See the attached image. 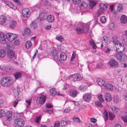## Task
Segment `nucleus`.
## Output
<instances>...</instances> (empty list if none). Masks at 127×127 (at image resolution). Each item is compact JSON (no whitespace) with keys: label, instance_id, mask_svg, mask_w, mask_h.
Instances as JSON below:
<instances>
[{"label":"nucleus","instance_id":"obj_1","mask_svg":"<svg viewBox=\"0 0 127 127\" xmlns=\"http://www.w3.org/2000/svg\"><path fill=\"white\" fill-rule=\"evenodd\" d=\"M12 83V80L9 77L2 78L0 81V84L2 86L6 87L11 85Z\"/></svg>","mask_w":127,"mask_h":127},{"label":"nucleus","instance_id":"obj_2","mask_svg":"<svg viewBox=\"0 0 127 127\" xmlns=\"http://www.w3.org/2000/svg\"><path fill=\"white\" fill-rule=\"evenodd\" d=\"M89 23L87 24H83V29L79 28H77L76 30L77 32V33L78 34H81L83 33L84 31H86V32H88L89 28Z\"/></svg>","mask_w":127,"mask_h":127},{"label":"nucleus","instance_id":"obj_3","mask_svg":"<svg viewBox=\"0 0 127 127\" xmlns=\"http://www.w3.org/2000/svg\"><path fill=\"white\" fill-rule=\"evenodd\" d=\"M15 127H23L24 124V121L23 119L21 118H17L14 121Z\"/></svg>","mask_w":127,"mask_h":127},{"label":"nucleus","instance_id":"obj_4","mask_svg":"<svg viewBox=\"0 0 127 127\" xmlns=\"http://www.w3.org/2000/svg\"><path fill=\"white\" fill-rule=\"evenodd\" d=\"M114 48L115 50L117 51L118 53L123 51L125 49L124 45L120 43L114 45Z\"/></svg>","mask_w":127,"mask_h":127},{"label":"nucleus","instance_id":"obj_5","mask_svg":"<svg viewBox=\"0 0 127 127\" xmlns=\"http://www.w3.org/2000/svg\"><path fill=\"white\" fill-rule=\"evenodd\" d=\"M6 36L8 40L12 42L17 37V35L11 33H8L6 34Z\"/></svg>","mask_w":127,"mask_h":127},{"label":"nucleus","instance_id":"obj_6","mask_svg":"<svg viewBox=\"0 0 127 127\" xmlns=\"http://www.w3.org/2000/svg\"><path fill=\"white\" fill-rule=\"evenodd\" d=\"M82 77V76L80 74H74L71 76L70 79L72 81H75L81 80Z\"/></svg>","mask_w":127,"mask_h":127},{"label":"nucleus","instance_id":"obj_7","mask_svg":"<svg viewBox=\"0 0 127 127\" xmlns=\"http://www.w3.org/2000/svg\"><path fill=\"white\" fill-rule=\"evenodd\" d=\"M45 95H42L40 96L39 98H37V104L39 106H41L45 102L46 98Z\"/></svg>","mask_w":127,"mask_h":127},{"label":"nucleus","instance_id":"obj_8","mask_svg":"<svg viewBox=\"0 0 127 127\" xmlns=\"http://www.w3.org/2000/svg\"><path fill=\"white\" fill-rule=\"evenodd\" d=\"M52 56L54 60L57 63H59L60 62V60L58 58L57 52L55 49L53 50V51Z\"/></svg>","mask_w":127,"mask_h":127},{"label":"nucleus","instance_id":"obj_9","mask_svg":"<svg viewBox=\"0 0 127 127\" xmlns=\"http://www.w3.org/2000/svg\"><path fill=\"white\" fill-rule=\"evenodd\" d=\"M31 13L30 10L28 8H24L22 10V14L24 17H28L30 15Z\"/></svg>","mask_w":127,"mask_h":127},{"label":"nucleus","instance_id":"obj_10","mask_svg":"<svg viewBox=\"0 0 127 127\" xmlns=\"http://www.w3.org/2000/svg\"><path fill=\"white\" fill-rule=\"evenodd\" d=\"M0 68L3 70L9 72H12L14 70L12 66H0Z\"/></svg>","mask_w":127,"mask_h":127},{"label":"nucleus","instance_id":"obj_11","mask_svg":"<svg viewBox=\"0 0 127 127\" xmlns=\"http://www.w3.org/2000/svg\"><path fill=\"white\" fill-rule=\"evenodd\" d=\"M2 2H3L5 4L7 5L10 7L14 9H16V7L15 5H13L10 2L7 1H5L4 0H0Z\"/></svg>","mask_w":127,"mask_h":127},{"label":"nucleus","instance_id":"obj_12","mask_svg":"<svg viewBox=\"0 0 127 127\" xmlns=\"http://www.w3.org/2000/svg\"><path fill=\"white\" fill-rule=\"evenodd\" d=\"M122 57L120 61L123 64H124V67H126V64L125 63L127 62V57L125 54H122Z\"/></svg>","mask_w":127,"mask_h":127},{"label":"nucleus","instance_id":"obj_13","mask_svg":"<svg viewBox=\"0 0 127 127\" xmlns=\"http://www.w3.org/2000/svg\"><path fill=\"white\" fill-rule=\"evenodd\" d=\"M109 64L111 66L115 67L118 66V63L115 60L111 59L109 62Z\"/></svg>","mask_w":127,"mask_h":127},{"label":"nucleus","instance_id":"obj_14","mask_svg":"<svg viewBox=\"0 0 127 127\" xmlns=\"http://www.w3.org/2000/svg\"><path fill=\"white\" fill-rule=\"evenodd\" d=\"M71 122L69 121H62L60 123V125L59 127H67V124H70Z\"/></svg>","mask_w":127,"mask_h":127},{"label":"nucleus","instance_id":"obj_15","mask_svg":"<svg viewBox=\"0 0 127 127\" xmlns=\"http://www.w3.org/2000/svg\"><path fill=\"white\" fill-rule=\"evenodd\" d=\"M104 87L106 89L112 91L113 89V86L111 84L106 83L104 85Z\"/></svg>","mask_w":127,"mask_h":127},{"label":"nucleus","instance_id":"obj_16","mask_svg":"<svg viewBox=\"0 0 127 127\" xmlns=\"http://www.w3.org/2000/svg\"><path fill=\"white\" fill-rule=\"evenodd\" d=\"M6 18L4 15L0 16V24L3 25L5 23L6 21Z\"/></svg>","mask_w":127,"mask_h":127},{"label":"nucleus","instance_id":"obj_17","mask_svg":"<svg viewBox=\"0 0 127 127\" xmlns=\"http://www.w3.org/2000/svg\"><path fill=\"white\" fill-rule=\"evenodd\" d=\"M83 98L84 100L88 102L90 99L91 95L89 94H86L83 95Z\"/></svg>","mask_w":127,"mask_h":127},{"label":"nucleus","instance_id":"obj_18","mask_svg":"<svg viewBox=\"0 0 127 127\" xmlns=\"http://www.w3.org/2000/svg\"><path fill=\"white\" fill-rule=\"evenodd\" d=\"M104 95V96L105 99L106 101L108 102L112 100V97L111 95L107 93H105Z\"/></svg>","mask_w":127,"mask_h":127},{"label":"nucleus","instance_id":"obj_19","mask_svg":"<svg viewBox=\"0 0 127 127\" xmlns=\"http://www.w3.org/2000/svg\"><path fill=\"white\" fill-rule=\"evenodd\" d=\"M7 56L10 58H12L14 55V53L12 50L9 49L7 52Z\"/></svg>","mask_w":127,"mask_h":127},{"label":"nucleus","instance_id":"obj_20","mask_svg":"<svg viewBox=\"0 0 127 127\" xmlns=\"http://www.w3.org/2000/svg\"><path fill=\"white\" fill-rule=\"evenodd\" d=\"M54 17L52 15H49L48 16L47 18V21L49 23H52L54 21Z\"/></svg>","mask_w":127,"mask_h":127},{"label":"nucleus","instance_id":"obj_21","mask_svg":"<svg viewBox=\"0 0 127 127\" xmlns=\"http://www.w3.org/2000/svg\"><path fill=\"white\" fill-rule=\"evenodd\" d=\"M6 35L2 33H0V42H5L6 40Z\"/></svg>","mask_w":127,"mask_h":127},{"label":"nucleus","instance_id":"obj_22","mask_svg":"<svg viewBox=\"0 0 127 127\" xmlns=\"http://www.w3.org/2000/svg\"><path fill=\"white\" fill-rule=\"evenodd\" d=\"M16 25V23L15 21H11L9 22V26L11 29H14L15 28Z\"/></svg>","mask_w":127,"mask_h":127},{"label":"nucleus","instance_id":"obj_23","mask_svg":"<svg viewBox=\"0 0 127 127\" xmlns=\"http://www.w3.org/2000/svg\"><path fill=\"white\" fill-rule=\"evenodd\" d=\"M97 82L98 84L100 86H101L104 85L105 82L102 79L98 78L97 80Z\"/></svg>","mask_w":127,"mask_h":127},{"label":"nucleus","instance_id":"obj_24","mask_svg":"<svg viewBox=\"0 0 127 127\" xmlns=\"http://www.w3.org/2000/svg\"><path fill=\"white\" fill-rule=\"evenodd\" d=\"M112 41L115 44V45L118 44L119 42L118 41V38L117 36H115L113 37Z\"/></svg>","mask_w":127,"mask_h":127},{"label":"nucleus","instance_id":"obj_25","mask_svg":"<svg viewBox=\"0 0 127 127\" xmlns=\"http://www.w3.org/2000/svg\"><path fill=\"white\" fill-rule=\"evenodd\" d=\"M14 76L16 80L20 79L21 77L22 74L20 72H16L14 74Z\"/></svg>","mask_w":127,"mask_h":127},{"label":"nucleus","instance_id":"obj_26","mask_svg":"<svg viewBox=\"0 0 127 127\" xmlns=\"http://www.w3.org/2000/svg\"><path fill=\"white\" fill-rule=\"evenodd\" d=\"M12 116V112L11 111L7 113L6 118L8 120L10 121L11 120Z\"/></svg>","mask_w":127,"mask_h":127},{"label":"nucleus","instance_id":"obj_27","mask_svg":"<svg viewBox=\"0 0 127 127\" xmlns=\"http://www.w3.org/2000/svg\"><path fill=\"white\" fill-rule=\"evenodd\" d=\"M73 121L75 123H82V122L80 120L79 117H77L75 116L73 117L72 118Z\"/></svg>","mask_w":127,"mask_h":127},{"label":"nucleus","instance_id":"obj_28","mask_svg":"<svg viewBox=\"0 0 127 127\" xmlns=\"http://www.w3.org/2000/svg\"><path fill=\"white\" fill-rule=\"evenodd\" d=\"M99 6L100 9L103 10L106 9L107 8V5L106 4L103 3H100Z\"/></svg>","mask_w":127,"mask_h":127},{"label":"nucleus","instance_id":"obj_29","mask_svg":"<svg viewBox=\"0 0 127 127\" xmlns=\"http://www.w3.org/2000/svg\"><path fill=\"white\" fill-rule=\"evenodd\" d=\"M127 17L125 15L122 16L120 20L121 23L125 24L127 22Z\"/></svg>","mask_w":127,"mask_h":127},{"label":"nucleus","instance_id":"obj_30","mask_svg":"<svg viewBox=\"0 0 127 127\" xmlns=\"http://www.w3.org/2000/svg\"><path fill=\"white\" fill-rule=\"evenodd\" d=\"M66 54L62 52L61 53L60 55V58L61 60L64 61L66 59Z\"/></svg>","mask_w":127,"mask_h":127},{"label":"nucleus","instance_id":"obj_31","mask_svg":"<svg viewBox=\"0 0 127 127\" xmlns=\"http://www.w3.org/2000/svg\"><path fill=\"white\" fill-rule=\"evenodd\" d=\"M70 93L71 96L73 97L76 96L78 94L77 92L74 90H71Z\"/></svg>","mask_w":127,"mask_h":127},{"label":"nucleus","instance_id":"obj_32","mask_svg":"<svg viewBox=\"0 0 127 127\" xmlns=\"http://www.w3.org/2000/svg\"><path fill=\"white\" fill-rule=\"evenodd\" d=\"M45 15V14L43 13H41L39 15V17L38 18V20L40 21L43 20L44 19Z\"/></svg>","mask_w":127,"mask_h":127},{"label":"nucleus","instance_id":"obj_33","mask_svg":"<svg viewBox=\"0 0 127 127\" xmlns=\"http://www.w3.org/2000/svg\"><path fill=\"white\" fill-rule=\"evenodd\" d=\"M123 54V53H118L116 54L115 57L117 60L120 61L122 57V54Z\"/></svg>","mask_w":127,"mask_h":127},{"label":"nucleus","instance_id":"obj_34","mask_svg":"<svg viewBox=\"0 0 127 127\" xmlns=\"http://www.w3.org/2000/svg\"><path fill=\"white\" fill-rule=\"evenodd\" d=\"M32 45V44L30 41H28L25 43V47L27 48H29Z\"/></svg>","mask_w":127,"mask_h":127},{"label":"nucleus","instance_id":"obj_35","mask_svg":"<svg viewBox=\"0 0 127 127\" xmlns=\"http://www.w3.org/2000/svg\"><path fill=\"white\" fill-rule=\"evenodd\" d=\"M44 6L47 8H50L51 7V4L50 3L47 1H45L44 2Z\"/></svg>","mask_w":127,"mask_h":127},{"label":"nucleus","instance_id":"obj_36","mask_svg":"<svg viewBox=\"0 0 127 127\" xmlns=\"http://www.w3.org/2000/svg\"><path fill=\"white\" fill-rule=\"evenodd\" d=\"M5 55V52L3 50H0V57L3 58Z\"/></svg>","mask_w":127,"mask_h":127},{"label":"nucleus","instance_id":"obj_37","mask_svg":"<svg viewBox=\"0 0 127 127\" xmlns=\"http://www.w3.org/2000/svg\"><path fill=\"white\" fill-rule=\"evenodd\" d=\"M50 92L52 96L55 95L57 93L56 91V89L55 88H52L51 89L50 91Z\"/></svg>","mask_w":127,"mask_h":127},{"label":"nucleus","instance_id":"obj_38","mask_svg":"<svg viewBox=\"0 0 127 127\" xmlns=\"http://www.w3.org/2000/svg\"><path fill=\"white\" fill-rule=\"evenodd\" d=\"M6 113L2 109H0V117H3L6 115Z\"/></svg>","mask_w":127,"mask_h":127},{"label":"nucleus","instance_id":"obj_39","mask_svg":"<svg viewBox=\"0 0 127 127\" xmlns=\"http://www.w3.org/2000/svg\"><path fill=\"white\" fill-rule=\"evenodd\" d=\"M123 5L122 4H119L117 6V11L119 12L121 11L123 9Z\"/></svg>","mask_w":127,"mask_h":127},{"label":"nucleus","instance_id":"obj_40","mask_svg":"<svg viewBox=\"0 0 127 127\" xmlns=\"http://www.w3.org/2000/svg\"><path fill=\"white\" fill-rule=\"evenodd\" d=\"M102 43H108L109 42V40L108 38L106 36H104L103 38Z\"/></svg>","mask_w":127,"mask_h":127},{"label":"nucleus","instance_id":"obj_41","mask_svg":"<svg viewBox=\"0 0 127 127\" xmlns=\"http://www.w3.org/2000/svg\"><path fill=\"white\" fill-rule=\"evenodd\" d=\"M87 4L85 2H82L80 5V7L84 8L87 7Z\"/></svg>","mask_w":127,"mask_h":127},{"label":"nucleus","instance_id":"obj_42","mask_svg":"<svg viewBox=\"0 0 127 127\" xmlns=\"http://www.w3.org/2000/svg\"><path fill=\"white\" fill-rule=\"evenodd\" d=\"M96 4V2L94 1L91 0L90 2L89 5L91 8H93L95 6Z\"/></svg>","mask_w":127,"mask_h":127},{"label":"nucleus","instance_id":"obj_43","mask_svg":"<svg viewBox=\"0 0 127 127\" xmlns=\"http://www.w3.org/2000/svg\"><path fill=\"white\" fill-rule=\"evenodd\" d=\"M87 88L86 86L82 85L80 86V89L82 91H84L86 90Z\"/></svg>","mask_w":127,"mask_h":127},{"label":"nucleus","instance_id":"obj_44","mask_svg":"<svg viewBox=\"0 0 127 127\" xmlns=\"http://www.w3.org/2000/svg\"><path fill=\"white\" fill-rule=\"evenodd\" d=\"M56 38L57 40H58L59 41H60L61 42H62L64 40V38L62 37V36L61 35H57L56 37Z\"/></svg>","mask_w":127,"mask_h":127},{"label":"nucleus","instance_id":"obj_45","mask_svg":"<svg viewBox=\"0 0 127 127\" xmlns=\"http://www.w3.org/2000/svg\"><path fill=\"white\" fill-rule=\"evenodd\" d=\"M24 32L25 34H28L31 33V31L29 28H26L25 29Z\"/></svg>","mask_w":127,"mask_h":127},{"label":"nucleus","instance_id":"obj_46","mask_svg":"<svg viewBox=\"0 0 127 127\" xmlns=\"http://www.w3.org/2000/svg\"><path fill=\"white\" fill-rule=\"evenodd\" d=\"M106 18L104 16H102L100 18V21L102 23H105L106 22Z\"/></svg>","mask_w":127,"mask_h":127},{"label":"nucleus","instance_id":"obj_47","mask_svg":"<svg viewBox=\"0 0 127 127\" xmlns=\"http://www.w3.org/2000/svg\"><path fill=\"white\" fill-rule=\"evenodd\" d=\"M109 119L110 120H112L114 117V114L112 113L109 112Z\"/></svg>","mask_w":127,"mask_h":127},{"label":"nucleus","instance_id":"obj_48","mask_svg":"<svg viewBox=\"0 0 127 127\" xmlns=\"http://www.w3.org/2000/svg\"><path fill=\"white\" fill-rule=\"evenodd\" d=\"M95 104L96 105L100 107L101 108L102 107L101 102H100V101H97L95 102Z\"/></svg>","mask_w":127,"mask_h":127},{"label":"nucleus","instance_id":"obj_49","mask_svg":"<svg viewBox=\"0 0 127 127\" xmlns=\"http://www.w3.org/2000/svg\"><path fill=\"white\" fill-rule=\"evenodd\" d=\"M115 27L114 24L113 23H110L109 26V28L111 30H113L114 29Z\"/></svg>","mask_w":127,"mask_h":127},{"label":"nucleus","instance_id":"obj_50","mask_svg":"<svg viewBox=\"0 0 127 127\" xmlns=\"http://www.w3.org/2000/svg\"><path fill=\"white\" fill-rule=\"evenodd\" d=\"M104 10L100 9H99L97 11L98 16H99L100 15L103 14Z\"/></svg>","mask_w":127,"mask_h":127},{"label":"nucleus","instance_id":"obj_51","mask_svg":"<svg viewBox=\"0 0 127 127\" xmlns=\"http://www.w3.org/2000/svg\"><path fill=\"white\" fill-rule=\"evenodd\" d=\"M98 98L99 99V100L101 102H103L104 100L103 98V95H99Z\"/></svg>","mask_w":127,"mask_h":127},{"label":"nucleus","instance_id":"obj_52","mask_svg":"<svg viewBox=\"0 0 127 127\" xmlns=\"http://www.w3.org/2000/svg\"><path fill=\"white\" fill-rule=\"evenodd\" d=\"M81 0H73V2L75 4H79Z\"/></svg>","mask_w":127,"mask_h":127},{"label":"nucleus","instance_id":"obj_53","mask_svg":"<svg viewBox=\"0 0 127 127\" xmlns=\"http://www.w3.org/2000/svg\"><path fill=\"white\" fill-rule=\"evenodd\" d=\"M104 119L105 120H106L108 119V115L106 111H105V112H104Z\"/></svg>","mask_w":127,"mask_h":127},{"label":"nucleus","instance_id":"obj_54","mask_svg":"<svg viewBox=\"0 0 127 127\" xmlns=\"http://www.w3.org/2000/svg\"><path fill=\"white\" fill-rule=\"evenodd\" d=\"M20 43V40H15L14 42V45H19Z\"/></svg>","mask_w":127,"mask_h":127},{"label":"nucleus","instance_id":"obj_55","mask_svg":"<svg viewBox=\"0 0 127 127\" xmlns=\"http://www.w3.org/2000/svg\"><path fill=\"white\" fill-rule=\"evenodd\" d=\"M113 100L115 102L118 103L119 101V97L115 96L113 98Z\"/></svg>","mask_w":127,"mask_h":127},{"label":"nucleus","instance_id":"obj_56","mask_svg":"<svg viewBox=\"0 0 127 127\" xmlns=\"http://www.w3.org/2000/svg\"><path fill=\"white\" fill-rule=\"evenodd\" d=\"M18 102V99H16L14 101L13 105L15 107L17 105Z\"/></svg>","mask_w":127,"mask_h":127},{"label":"nucleus","instance_id":"obj_57","mask_svg":"<svg viewBox=\"0 0 127 127\" xmlns=\"http://www.w3.org/2000/svg\"><path fill=\"white\" fill-rule=\"evenodd\" d=\"M76 55V53L75 52H74L73 53L72 56L71 57V61H72L73 59L75 58Z\"/></svg>","mask_w":127,"mask_h":127},{"label":"nucleus","instance_id":"obj_58","mask_svg":"<svg viewBox=\"0 0 127 127\" xmlns=\"http://www.w3.org/2000/svg\"><path fill=\"white\" fill-rule=\"evenodd\" d=\"M31 25V27L33 29L35 28L37 26L36 24L34 22H32V24Z\"/></svg>","mask_w":127,"mask_h":127},{"label":"nucleus","instance_id":"obj_59","mask_svg":"<svg viewBox=\"0 0 127 127\" xmlns=\"http://www.w3.org/2000/svg\"><path fill=\"white\" fill-rule=\"evenodd\" d=\"M103 66V64L101 63H98L97 64L96 67L98 68L101 67Z\"/></svg>","mask_w":127,"mask_h":127},{"label":"nucleus","instance_id":"obj_60","mask_svg":"<svg viewBox=\"0 0 127 127\" xmlns=\"http://www.w3.org/2000/svg\"><path fill=\"white\" fill-rule=\"evenodd\" d=\"M60 125V122L59 121H57L55 123L54 127H58Z\"/></svg>","mask_w":127,"mask_h":127},{"label":"nucleus","instance_id":"obj_61","mask_svg":"<svg viewBox=\"0 0 127 127\" xmlns=\"http://www.w3.org/2000/svg\"><path fill=\"white\" fill-rule=\"evenodd\" d=\"M52 107V105L50 103H48L46 104V107L47 108H50Z\"/></svg>","mask_w":127,"mask_h":127},{"label":"nucleus","instance_id":"obj_62","mask_svg":"<svg viewBox=\"0 0 127 127\" xmlns=\"http://www.w3.org/2000/svg\"><path fill=\"white\" fill-rule=\"evenodd\" d=\"M71 110L69 108L65 109L64 110V112L65 113H68Z\"/></svg>","mask_w":127,"mask_h":127},{"label":"nucleus","instance_id":"obj_63","mask_svg":"<svg viewBox=\"0 0 127 127\" xmlns=\"http://www.w3.org/2000/svg\"><path fill=\"white\" fill-rule=\"evenodd\" d=\"M31 101V99L27 100H26V101L28 103V105H30V104Z\"/></svg>","mask_w":127,"mask_h":127},{"label":"nucleus","instance_id":"obj_64","mask_svg":"<svg viewBox=\"0 0 127 127\" xmlns=\"http://www.w3.org/2000/svg\"><path fill=\"white\" fill-rule=\"evenodd\" d=\"M91 121L93 123H95L97 121V120L94 118H92L91 119Z\"/></svg>","mask_w":127,"mask_h":127}]
</instances>
